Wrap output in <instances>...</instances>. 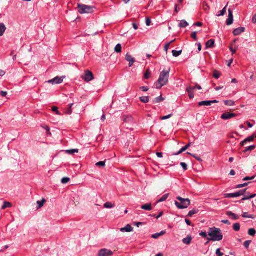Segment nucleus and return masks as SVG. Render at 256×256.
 Returning a JSON list of instances; mask_svg holds the SVG:
<instances>
[{"label": "nucleus", "instance_id": "nucleus-1", "mask_svg": "<svg viewBox=\"0 0 256 256\" xmlns=\"http://www.w3.org/2000/svg\"><path fill=\"white\" fill-rule=\"evenodd\" d=\"M170 71V68H168L167 70H164L160 72L158 80L155 83L156 88L160 89L163 86L168 84V82Z\"/></svg>", "mask_w": 256, "mask_h": 256}, {"label": "nucleus", "instance_id": "nucleus-2", "mask_svg": "<svg viewBox=\"0 0 256 256\" xmlns=\"http://www.w3.org/2000/svg\"><path fill=\"white\" fill-rule=\"evenodd\" d=\"M208 235L210 236L207 238L208 241H220L223 238L221 230L216 227L209 228Z\"/></svg>", "mask_w": 256, "mask_h": 256}, {"label": "nucleus", "instance_id": "nucleus-3", "mask_svg": "<svg viewBox=\"0 0 256 256\" xmlns=\"http://www.w3.org/2000/svg\"><path fill=\"white\" fill-rule=\"evenodd\" d=\"M176 199L180 202H174L176 206L178 209L186 208L190 204V200L189 198H183L180 196H177Z\"/></svg>", "mask_w": 256, "mask_h": 256}, {"label": "nucleus", "instance_id": "nucleus-4", "mask_svg": "<svg viewBox=\"0 0 256 256\" xmlns=\"http://www.w3.org/2000/svg\"><path fill=\"white\" fill-rule=\"evenodd\" d=\"M78 12L81 14H91L94 12L95 8L94 6H86L83 4H78Z\"/></svg>", "mask_w": 256, "mask_h": 256}, {"label": "nucleus", "instance_id": "nucleus-5", "mask_svg": "<svg viewBox=\"0 0 256 256\" xmlns=\"http://www.w3.org/2000/svg\"><path fill=\"white\" fill-rule=\"evenodd\" d=\"M196 88H198L200 90H202V87L196 84L195 86H188L186 88V92L188 94L189 97L190 99L193 98H194V90Z\"/></svg>", "mask_w": 256, "mask_h": 256}, {"label": "nucleus", "instance_id": "nucleus-6", "mask_svg": "<svg viewBox=\"0 0 256 256\" xmlns=\"http://www.w3.org/2000/svg\"><path fill=\"white\" fill-rule=\"evenodd\" d=\"M81 78L86 82H89L94 79V76L92 72L90 70H86L85 74L82 76Z\"/></svg>", "mask_w": 256, "mask_h": 256}, {"label": "nucleus", "instance_id": "nucleus-7", "mask_svg": "<svg viewBox=\"0 0 256 256\" xmlns=\"http://www.w3.org/2000/svg\"><path fill=\"white\" fill-rule=\"evenodd\" d=\"M112 254V251L106 248L102 249L98 252V256H111Z\"/></svg>", "mask_w": 256, "mask_h": 256}, {"label": "nucleus", "instance_id": "nucleus-8", "mask_svg": "<svg viewBox=\"0 0 256 256\" xmlns=\"http://www.w3.org/2000/svg\"><path fill=\"white\" fill-rule=\"evenodd\" d=\"M237 116V114L233 113H230L228 112H226L225 113H224L222 116L221 118L222 120H229L230 118H233Z\"/></svg>", "mask_w": 256, "mask_h": 256}, {"label": "nucleus", "instance_id": "nucleus-9", "mask_svg": "<svg viewBox=\"0 0 256 256\" xmlns=\"http://www.w3.org/2000/svg\"><path fill=\"white\" fill-rule=\"evenodd\" d=\"M64 79L62 78L56 76L52 80H50L48 81V82L52 84H60L63 82Z\"/></svg>", "mask_w": 256, "mask_h": 256}, {"label": "nucleus", "instance_id": "nucleus-10", "mask_svg": "<svg viewBox=\"0 0 256 256\" xmlns=\"http://www.w3.org/2000/svg\"><path fill=\"white\" fill-rule=\"evenodd\" d=\"M234 22L232 12L230 9L228 10V16L226 20V24L228 26L231 25Z\"/></svg>", "mask_w": 256, "mask_h": 256}, {"label": "nucleus", "instance_id": "nucleus-11", "mask_svg": "<svg viewBox=\"0 0 256 256\" xmlns=\"http://www.w3.org/2000/svg\"><path fill=\"white\" fill-rule=\"evenodd\" d=\"M126 60L129 62L130 67H131L136 61L135 59L128 54L126 56Z\"/></svg>", "mask_w": 256, "mask_h": 256}, {"label": "nucleus", "instance_id": "nucleus-12", "mask_svg": "<svg viewBox=\"0 0 256 256\" xmlns=\"http://www.w3.org/2000/svg\"><path fill=\"white\" fill-rule=\"evenodd\" d=\"M132 230L133 228L130 224H128L124 228H122L120 229V231L122 232H132Z\"/></svg>", "mask_w": 256, "mask_h": 256}, {"label": "nucleus", "instance_id": "nucleus-13", "mask_svg": "<svg viewBox=\"0 0 256 256\" xmlns=\"http://www.w3.org/2000/svg\"><path fill=\"white\" fill-rule=\"evenodd\" d=\"M244 31H245L244 28L240 27V28L235 29L233 32V34L234 36H238L242 32H244Z\"/></svg>", "mask_w": 256, "mask_h": 256}, {"label": "nucleus", "instance_id": "nucleus-14", "mask_svg": "<svg viewBox=\"0 0 256 256\" xmlns=\"http://www.w3.org/2000/svg\"><path fill=\"white\" fill-rule=\"evenodd\" d=\"M226 214L228 216L231 217V218L234 220H237L239 218L238 216L232 213V212L230 211L227 212H226Z\"/></svg>", "mask_w": 256, "mask_h": 256}, {"label": "nucleus", "instance_id": "nucleus-15", "mask_svg": "<svg viewBox=\"0 0 256 256\" xmlns=\"http://www.w3.org/2000/svg\"><path fill=\"white\" fill-rule=\"evenodd\" d=\"M254 140V136H250L246 139H245L244 140L241 142L240 145L241 146H244L246 142H252Z\"/></svg>", "mask_w": 256, "mask_h": 256}, {"label": "nucleus", "instance_id": "nucleus-16", "mask_svg": "<svg viewBox=\"0 0 256 256\" xmlns=\"http://www.w3.org/2000/svg\"><path fill=\"white\" fill-rule=\"evenodd\" d=\"M6 28L5 25L2 24H0V36H2L4 35V32H6Z\"/></svg>", "mask_w": 256, "mask_h": 256}, {"label": "nucleus", "instance_id": "nucleus-17", "mask_svg": "<svg viewBox=\"0 0 256 256\" xmlns=\"http://www.w3.org/2000/svg\"><path fill=\"white\" fill-rule=\"evenodd\" d=\"M141 208L146 210H151L152 209L151 204H146L141 206Z\"/></svg>", "mask_w": 256, "mask_h": 256}, {"label": "nucleus", "instance_id": "nucleus-18", "mask_svg": "<svg viewBox=\"0 0 256 256\" xmlns=\"http://www.w3.org/2000/svg\"><path fill=\"white\" fill-rule=\"evenodd\" d=\"M192 238L190 236H188L186 238H184L182 240V242L187 245H189L192 241Z\"/></svg>", "mask_w": 256, "mask_h": 256}, {"label": "nucleus", "instance_id": "nucleus-19", "mask_svg": "<svg viewBox=\"0 0 256 256\" xmlns=\"http://www.w3.org/2000/svg\"><path fill=\"white\" fill-rule=\"evenodd\" d=\"M214 40H208L206 44V48H212L214 47Z\"/></svg>", "mask_w": 256, "mask_h": 256}, {"label": "nucleus", "instance_id": "nucleus-20", "mask_svg": "<svg viewBox=\"0 0 256 256\" xmlns=\"http://www.w3.org/2000/svg\"><path fill=\"white\" fill-rule=\"evenodd\" d=\"M224 198H236L238 197V192L236 193H232V194H224Z\"/></svg>", "mask_w": 256, "mask_h": 256}, {"label": "nucleus", "instance_id": "nucleus-21", "mask_svg": "<svg viewBox=\"0 0 256 256\" xmlns=\"http://www.w3.org/2000/svg\"><path fill=\"white\" fill-rule=\"evenodd\" d=\"M164 98H163L162 97V96L161 95L160 96L158 97V98H155L153 100H152V103L153 104H157V103H160L162 101H164Z\"/></svg>", "mask_w": 256, "mask_h": 256}, {"label": "nucleus", "instance_id": "nucleus-22", "mask_svg": "<svg viewBox=\"0 0 256 256\" xmlns=\"http://www.w3.org/2000/svg\"><path fill=\"white\" fill-rule=\"evenodd\" d=\"M188 26V22L185 20H182L178 24L180 28H185Z\"/></svg>", "mask_w": 256, "mask_h": 256}, {"label": "nucleus", "instance_id": "nucleus-23", "mask_svg": "<svg viewBox=\"0 0 256 256\" xmlns=\"http://www.w3.org/2000/svg\"><path fill=\"white\" fill-rule=\"evenodd\" d=\"M104 206L106 208H114L115 204L110 202H106L104 204Z\"/></svg>", "mask_w": 256, "mask_h": 256}, {"label": "nucleus", "instance_id": "nucleus-24", "mask_svg": "<svg viewBox=\"0 0 256 256\" xmlns=\"http://www.w3.org/2000/svg\"><path fill=\"white\" fill-rule=\"evenodd\" d=\"M199 106H211L210 100L202 101L198 103Z\"/></svg>", "mask_w": 256, "mask_h": 256}, {"label": "nucleus", "instance_id": "nucleus-25", "mask_svg": "<svg viewBox=\"0 0 256 256\" xmlns=\"http://www.w3.org/2000/svg\"><path fill=\"white\" fill-rule=\"evenodd\" d=\"M242 217L244 218H250L252 219H254L256 217V215H254V214L249 215L248 212L243 213V214L242 215Z\"/></svg>", "mask_w": 256, "mask_h": 256}, {"label": "nucleus", "instance_id": "nucleus-26", "mask_svg": "<svg viewBox=\"0 0 256 256\" xmlns=\"http://www.w3.org/2000/svg\"><path fill=\"white\" fill-rule=\"evenodd\" d=\"M12 206V204L9 202H5L2 206V208L5 210L8 208H11Z\"/></svg>", "mask_w": 256, "mask_h": 256}, {"label": "nucleus", "instance_id": "nucleus-27", "mask_svg": "<svg viewBox=\"0 0 256 256\" xmlns=\"http://www.w3.org/2000/svg\"><path fill=\"white\" fill-rule=\"evenodd\" d=\"M198 210L193 209L192 210L189 212L188 216L190 217L192 216L194 214H196L198 212Z\"/></svg>", "mask_w": 256, "mask_h": 256}, {"label": "nucleus", "instance_id": "nucleus-28", "mask_svg": "<svg viewBox=\"0 0 256 256\" xmlns=\"http://www.w3.org/2000/svg\"><path fill=\"white\" fill-rule=\"evenodd\" d=\"M46 202V200L45 199H42V200L40 201H38L37 202V204L38 205V208H41L44 205V204Z\"/></svg>", "mask_w": 256, "mask_h": 256}, {"label": "nucleus", "instance_id": "nucleus-29", "mask_svg": "<svg viewBox=\"0 0 256 256\" xmlns=\"http://www.w3.org/2000/svg\"><path fill=\"white\" fill-rule=\"evenodd\" d=\"M169 196V194H166L164 195L158 202H164L166 200V199L168 198Z\"/></svg>", "mask_w": 256, "mask_h": 256}, {"label": "nucleus", "instance_id": "nucleus-30", "mask_svg": "<svg viewBox=\"0 0 256 256\" xmlns=\"http://www.w3.org/2000/svg\"><path fill=\"white\" fill-rule=\"evenodd\" d=\"M202 8L203 10L206 11V12H208L210 10V7L207 4V3L205 2H203L202 3Z\"/></svg>", "mask_w": 256, "mask_h": 256}, {"label": "nucleus", "instance_id": "nucleus-31", "mask_svg": "<svg viewBox=\"0 0 256 256\" xmlns=\"http://www.w3.org/2000/svg\"><path fill=\"white\" fill-rule=\"evenodd\" d=\"M172 53L174 56L178 57L182 54V50L176 51V50H173L172 51Z\"/></svg>", "mask_w": 256, "mask_h": 256}, {"label": "nucleus", "instance_id": "nucleus-32", "mask_svg": "<svg viewBox=\"0 0 256 256\" xmlns=\"http://www.w3.org/2000/svg\"><path fill=\"white\" fill-rule=\"evenodd\" d=\"M220 74H221V73L220 72L216 70H214V71L213 76L215 78L218 79L220 77Z\"/></svg>", "mask_w": 256, "mask_h": 256}, {"label": "nucleus", "instance_id": "nucleus-33", "mask_svg": "<svg viewBox=\"0 0 256 256\" xmlns=\"http://www.w3.org/2000/svg\"><path fill=\"white\" fill-rule=\"evenodd\" d=\"M232 227L233 229L236 232H238L240 230V226L239 223L234 224Z\"/></svg>", "mask_w": 256, "mask_h": 256}, {"label": "nucleus", "instance_id": "nucleus-34", "mask_svg": "<svg viewBox=\"0 0 256 256\" xmlns=\"http://www.w3.org/2000/svg\"><path fill=\"white\" fill-rule=\"evenodd\" d=\"M140 100L143 103H148L149 102L148 96H142L140 98Z\"/></svg>", "mask_w": 256, "mask_h": 256}, {"label": "nucleus", "instance_id": "nucleus-35", "mask_svg": "<svg viewBox=\"0 0 256 256\" xmlns=\"http://www.w3.org/2000/svg\"><path fill=\"white\" fill-rule=\"evenodd\" d=\"M66 153L70 154H73L74 153L78 152V149H72V150H66Z\"/></svg>", "mask_w": 256, "mask_h": 256}, {"label": "nucleus", "instance_id": "nucleus-36", "mask_svg": "<svg viewBox=\"0 0 256 256\" xmlns=\"http://www.w3.org/2000/svg\"><path fill=\"white\" fill-rule=\"evenodd\" d=\"M256 234V230L254 228H250L248 231V234L252 236H254Z\"/></svg>", "mask_w": 256, "mask_h": 256}, {"label": "nucleus", "instance_id": "nucleus-37", "mask_svg": "<svg viewBox=\"0 0 256 256\" xmlns=\"http://www.w3.org/2000/svg\"><path fill=\"white\" fill-rule=\"evenodd\" d=\"M114 51L116 52L120 53L122 52V46L120 44H118L114 48Z\"/></svg>", "mask_w": 256, "mask_h": 256}, {"label": "nucleus", "instance_id": "nucleus-38", "mask_svg": "<svg viewBox=\"0 0 256 256\" xmlns=\"http://www.w3.org/2000/svg\"><path fill=\"white\" fill-rule=\"evenodd\" d=\"M224 103L226 106H234L235 104L234 102L232 100H224Z\"/></svg>", "mask_w": 256, "mask_h": 256}, {"label": "nucleus", "instance_id": "nucleus-39", "mask_svg": "<svg viewBox=\"0 0 256 256\" xmlns=\"http://www.w3.org/2000/svg\"><path fill=\"white\" fill-rule=\"evenodd\" d=\"M122 118L124 121L129 122L132 121V118L129 116H124Z\"/></svg>", "mask_w": 256, "mask_h": 256}, {"label": "nucleus", "instance_id": "nucleus-40", "mask_svg": "<svg viewBox=\"0 0 256 256\" xmlns=\"http://www.w3.org/2000/svg\"><path fill=\"white\" fill-rule=\"evenodd\" d=\"M256 148V146L254 145H253V146H248L246 148V149L244 150V153H246L248 151H252L253 150L254 148Z\"/></svg>", "mask_w": 256, "mask_h": 256}, {"label": "nucleus", "instance_id": "nucleus-41", "mask_svg": "<svg viewBox=\"0 0 256 256\" xmlns=\"http://www.w3.org/2000/svg\"><path fill=\"white\" fill-rule=\"evenodd\" d=\"M226 7H227V6H226L221 11H220V13L217 15V16H224L226 13Z\"/></svg>", "mask_w": 256, "mask_h": 256}, {"label": "nucleus", "instance_id": "nucleus-42", "mask_svg": "<svg viewBox=\"0 0 256 256\" xmlns=\"http://www.w3.org/2000/svg\"><path fill=\"white\" fill-rule=\"evenodd\" d=\"M74 106L73 104H69V107L66 110V113L68 114H70L72 113V108Z\"/></svg>", "mask_w": 256, "mask_h": 256}, {"label": "nucleus", "instance_id": "nucleus-43", "mask_svg": "<svg viewBox=\"0 0 256 256\" xmlns=\"http://www.w3.org/2000/svg\"><path fill=\"white\" fill-rule=\"evenodd\" d=\"M96 165L98 166L104 167L106 166L105 161H101L97 162Z\"/></svg>", "mask_w": 256, "mask_h": 256}, {"label": "nucleus", "instance_id": "nucleus-44", "mask_svg": "<svg viewBox=\"0 0 256 256\" xmlns=\"http://www.w3.org/2000/svg\"><path fill=\"white\" fill-rule=\"evenodd\" d=\"M175 40H172L170 42L167 44L165 46H164V50L166 51V52L167 53L168 51V50L169 48V47H170V44L174 42Z\"/></svg>", "mask_w": 256, "mask_h": 256}, {"label": "nucleus", "instance_id": "nucleus-45", "mask_svg": "<svg viewBox=\"0 0 256 256\" xmlns=\"http://www.w3.org/2000/svg\"><path fill=\"white\" fill-rule=\"evenodd\" d=\"M70 180V179L68 178H64L62 179V184H66Z\"/></svg>", "mask_w": 256, "mask_h": 256}, {"label": "nucleus", "instance_id": "nucleus-46", "mask_svg": "<svg viewBox=\"0 0 256 256\" xmlns=\"http://www.w3.org/2000/svg\"><path fill=\"white\" fill-rule=\"evenodd\" d=\"M216 254L218 255V256H223L224 255V254L221 252L220 248H218L216 250Z\"/></svg>", "mask_w": 256, "mask_h": 256}, {"label": "nucleus", "instance_id": "nucleus-47", "mask_svg": "<svg viewBox=\"0 0 256 256\" xmlns=\"http://www.w3.org/2000/svg\"><path fill=\"white\" fill-rule=\"evenodd\" d=\"M150 74V72L149 70H148L144 74V78L146 79H148Z\"/></svg>", "mask_w": 256, "mask_h": 256}, {"label": "nucleus", "instance_id": "nucleus-48", "mask_svg": "<svg viewBox=\"0 0 256 256\" xmlns=\"http://www.w3.org/2000/svg\"><path fill=\"white\" fill-rule=\"evenodd\" d=\"M52 110L54 112H56V113L58 115L61 114L58 110V108L56 106H53L52 108Z\"/></svg>", "mask_w": 256, "mask_h": 256}, {"label": "nucleus", "instance_id": "nucleus-49", "mask_svg": "<svg viewBox=\"0 0 256 256\" xmlns=\"http://www.w3.org/2000/svg\"><path fill=\"white\" fill-rule=\"evenodd\" d=\"M250 243L251 240H246L244 242V245L246 248H248Z\"/></svg>", "mask_w": 256, "mask_h": 256}, {"label": "nucleus", "instance_id": "nucleus-50", "mask_svg": "<svg viewBox=\"0 0 256 256\" xmlns=\"http://www.w3.org/2000/svg\"><path fill=\"white\" fill-rule=\"evenodd\" d=\"M196 34H197V32H193L192 34H191V37L193 39H194L195 40H198Z\"/></svg>", "mask_w": 256, "mask_h": 256}, {"label": "nucleus", "instance_id": "nucleus-51", "mask_svg": "<svg viewBox=\"0 0 256 256\" xmlns=\"http://www.w3.org/2000/svg\"><path fill=\"white\" fill-rule=\"evenodd\" d=\"M172 116V114H170L168 116H162V117H160V119L161 120H165L170 118Z\"/></svg>", "mask_w": 256, "mask_h": 256}, {"label": "nucleus", "instance_id": "nucleus-52", "mask_svg": "<svg viewBox=\"0 0 256 256\" xmlns=\"http://www.w3.org/2000/svg\"><path fill=\"white\" fill-rule=\"evenodd\" d=\"M248 184L249 183H248V182H246V183H244V184H238V185L236 186V188H243V187H245V186H247Z\"/></svg>", "mask_w": 256, "mask_h": 256}, {"label": "nucleus", "instance_id": "nucleus-53", "mask_svg": "<svg viewBox=\"0 0 256 256\" xmlns=\"http://www.w3.org/2000/svg\"><path fill=\"white\" fill-rule=\"evenodd\" d=\"M246 189H244V190H240L238 192H238V196H243L244 194V193L246 192Z\"/></svg>", "mask_w": 256, "mask_h": 256}, {"label": "nucleus", "instance_id": "nucleus-54", "mask_svg": "<svg viewBox=\"0 0 256 256\" xmlns=\"http://www.w3.org/2000/svg\"><path fill=\"white\" fill-rule=\"evenodd\" d=\"M254 178H255V176H252V177L246 176V177L244 178L243 179V180L244 181H247V180H254Z\"/></svg>", "mask_w": 256, "mask_h": 256}, {"label": "nucleus", "instance_id": "nucleus-55", "mask_svg": "<svg viewBox=\"0 0 256 256\" xmlns=\"http://www.w3.org/2000/svg\"><path fill=\"white\" fill-rule=\"evenodd\" d=\"M180 165L184 170H188L187 164L185 162H181Z\"/></svg>", "mask_w": 256, "mask_h": 256}, {"label": "nucleus", "instance_id": "nucleus-56", "mask_svg": "<svg viewBox=\"0 0 256 256\" xmlns=\"http://www.w3.org/2000/svg\"><path fill=\"white\" fill-rule=\"evenodd\" d=\"M200 236H202V237L204 238H206L207 237V233L206 232H202L200 234Z\"/></svg>", "mask_w": 256, "mask_h": 256}, {"label": "nucleus", "instance_id": "nucleus-57", "mask_svg": "<svg viewBox=\"0 0 256 256\" xmlns=\"http://www.w3.org/2000/svg\"><path fill=\"white\" fill-rule=\"evenodd\" d=\"M160 236V233H156L154 234H152V238H154V239H156L158 238H159Z\"/></svg>", "mask_w": 256, "mask_h": 256}, {"label": "nucleus", "instance_id": "nucleus-58", "mask_svg": "<svg viewBox=\"0 0 256 256\" xmlns=\"http://www.w3.org/2000/svg\"><path fill=\"white\" fill-rule=\"evenodd\" d=\"M192 156L194 158H195L197 160H198V161H199V162H202V158H201L200 157H199V156H197L196 154L192 155Z\"/></svg>", "mask_w": 256, "mask_h": 256}, {"label": "nucleus", "instance_id": "nucleus-59", "mask_svg": "<svg viewBox=\"0 0 256 256\" xmlns=\"http://www.w3.org/2000/svg\"><path fill=\"white\" fill-rule=\"evenodd\" d=\"M140 89L142 90L143 92H147L149 88L148 86H142L140 88Z\"/></svg>", "mask_w": 256, "mask_h": 256}, {"label": "nucleus", "instance_id": "nucleus-60", "mask_svg": "<svg viewBox=\"0 0 256 256\" xmlns=\"http://www.w3.org/2000/svg\"><path fill=\"white\" fill-rule=\"evenodd\" d=\"M192 142H190L189 144H186V146H184L182 148L186 151V150H187L190 148V146L192 145Z\"/></svg>", "mask_w": 256, "mask_h": 256}, {"label": "nucleus", "instance_id": "nucleus-61", "mask_svg": "<svg viewBox=\"0 0 256 256\" xmlns=\"http://www.w3.org/2000/svg\"><path fill=\"white\" fill-rule=\"evenodd\" d=\"M150 23H151V20H150V18H146V25L148 26H150Z\"/></svg>", "mask_w": 256, "mask_h": 256}, {"label": "nucleus", "instance_id": "nucleus-62", "mask_svg": "<svg viewBox=\"0 0 256 256\" xmlns=\"http://www.w3.org/2000/svg\"><path fill=\"white\" fill-rule=\"evenodd\" d=\"M184 152H185V150H184L183 148H182L176 154H174V155H178Z\"/></svg>", "mask_w": 256, "mask_h": 256}, {"label": "nucleus", "instance_id": "nucleus-63", "mask_svg": "<svg viewBox=\"0 0 256 256\" xmlns=\"http://www.w3.org/2000/svg\"><path fill=\"white\" fill-rule=\"evenodd\" d=\"M0 94L2 96L4 97L7 95V92H4V91H2L0 92Z\"/></svg>", "mask_w": 256, "mask_h": 256}, {"label": "nucleus", "instance_id": "nucleus-64", "mask_svg": "<svg viewBox=\"0 0 256 256\" xmlns=\"http://www.w3.org/2000/svg\"><path fill=\"white\" fill-rule=\"evenodd\" d=\"M252 22L254 24L256 23V14L253 16L252 19Z\"/></svg>", "mask_w": 256, "mask_h": 256}]
</instances>
